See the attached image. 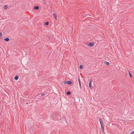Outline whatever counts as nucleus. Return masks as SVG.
I'll return each mask as SVG.
<instances>
[{
    "mask_svg": "<svg viewBox=\"0 0 134 134\" xmlns=\"http://www.w3.org/2000/svg\"><path fill=\"white\" fill-rule=\"evenodd\" d=\"M63 83H65L68 84L69 85L71 84L72 83V82L71 81H68L66 82H64Z\"/></svg>",
    "mask_w": 134,
    "mask_h": 134,
    "instance_id": "1",
    "label": "nucleus"
},
{
    "mask_svg": "<svg viewBox=\"0 0 134 134\" xmlns=\"http://www.w3.org/2000/svg\"><path fill=\"white\" fill-rule=\"evenodd\" d=\"M92 81V80L91 79H90L89 82V87L91 88V89L92 85L91 83Z\"/></svg>",
    "mask_w": 134,
    "mask_h": 134,
    "instance_id": "2",
    "label": "nucleus"
},
{
    "mask_svg": "<svg viewBox=\"0 0 134 134\" xmlns=\"http://www.w3.org/2000/svg\"><path fill=\"white\" fill-rule=\"evenodd\" d=\"M94 44L93 43H89L88 44V46H89L90 47H92V46H94Z\"/></svg>",
    "mask_w": 134,
    "mask_h": 134,
    "instance_id": "3",
    "label": "nucleus"
},
{
    "mask_svg": "<svg viewBox=\"0 0 134 134\" xmlns=\"http://www.w3.org/2000/svg\"><path fill=\"white\" fill-rule=\"evenodd\" d=\"M53 15L55 19L57 20V14L56 13H54L53 14Z\"/></svg>",
    "mask_w": 134,
    "mask_h": 134,
    "instance_id": "4",
    "label": "nucleus"
},
{
    "mask_svg": "<svg viewBox=\"0 0 134 134\" xmlns=\"http://www.w3.org/2000/svg\"><path fill=\"white\" fill-rule=\"evenodd\" d=\"M34 8L35 9L38 10L39 9V7L38 6H35L34 7Z\"/></svg>",
    "mask_w": 134,
    "mask_h": 134,
    "instance_id": "5",
    "label": "nucleus"
},
{
    "mask_svg": "<svg viewBox=\"0 0 134 134\" xmlns=\"http://www.w3.org/2000/svg\"><path fill=\"white\" fill-rule=\"evenodd\" d=\"M4 40L5 41H6L7 42H8V41H9L10 40H9V38H8L7 37V38H5L4 39Z\"/></svg>",
    "mask_w": 134,
    "mask_h": 134,
    "instance_id": "6",
    "label": "nucleus"
},
{
    "mask_svg": "<svg viewBox=\"0 0 134 134\" xmlns=\"http://www.w3.org/2000/svg\"><path fill=\"white\" fill-rule=\"evenodd\" d=\"M19 78L18 76H16L14 78V79L15 80H17Z\"/></svg>",
    "mask_w": 134,
    "mask_h": 134,
    "instance_id": "7",
    "label": "nucleus"
},
{
    "mask_svg": "<svg viewBox=\"0 0 134 134\" xmlns=\"http://www.w3.org/2000/svg\"><path fill=\"white\" fill-rule=\"evenodd\" d=\"M101 129L102 130V131L104 133V127L103 126H101Z\"/></svg>",
    "mask_w": 134,
    "mask_h": 134,
    "instance_id": "8",
    "label": "nucleus"
},
{
    "mask_svg": "<svg viewBox=\"0 0 134 134\" xmlns=\"http://www.w3.org/2000/svg\"><path fill=\"white\" fill-rule=\"evenodd\" d=\"M71 92L70 91H68L66 92V94L67 95H69L71 94Z\"/></svg>",
    "mask_w": 134,
    "mask_h": 134,
    "instance_id": "9",
    "label": "nucleus"
},
{
    "mask_svg": "<svg viewBox=\"0 0 134 134\" xmlns=\"http://www.w3.org/2000/svg\"><path fill=\"white\" fill-rule=\"evenodd\" d=\"M7 8V5H5L4 6V10H6Z\"/></svg>",
    "mask_w": 134,
    "mask_h": 134,
    "instance_id": "10",
    "label": "nucleus"
},
{
    "mask_svg": "<svg viewBox=\"0 0 134 134\" xmlns=\"http://www.w3.org/2000/svg\"><path fill=\"white\" fill-rule=\"evenodd\" d=\"M105 64L106 65H109V63L108 62H105Z\"/></svg>",
    "mask_w": 134,
    "mask_h": 134,
    "instance_id": "11",
    "label": "nucleus"
},
{
    "mask_svg": "<svg viewBox=\"0 0 134 134\" xmlns=\"http://www.w3.org/2000/svg\"><path fill=\"white\" fill-rule=\"evenodd\" d=\"M80 69H82L83 68V66L82 65H81L79 67Z\"/></svg>",
    "mask_w": 134,
    "mask_h": 134,
    "instance_id": "12",
    "label": "nucleus"
},
{
    "mask_svg": "<svg viewBox=\"0 0 134 134\" xmlns=\"http://www.w3.org/2000/svg\"><path fill=\"white\" fill-rule=\"evenodd\" d=\"M99 120L100 123L101 122H103V120L102 119H101V118L99 119Z\"/></svg>",
    "mask_w": 134,
    "mask_h": 134,
    "instance_id": "13",
    "label": "nucleus"
},
{
    "mask_svg": "<svg viewBox=\"0 0 134 134\" xmlns=\"http://www.w3.org/2000/svg\"><path fill=\"white\" fill-rule=\"evenodd\" d=\"M48 24H49V22H46L45 23V25H48Z\"/></svg>",
    "mask_w": 134,
    "mask_h": 134,
    "instance_id": "14",
    "label": "nucleus"
},
{
    "mask_svg": "<svg viewBox=\"0 0 134 134\" xmlns=\"http://www.w3.org/2000/svg\"><path fill=\"white\" fill-rule=\"evenodd\" d=\"M129 74L130 76V77H132V75L131 74L130 72L129 71Z\"/></svg>",
    "mask_w": 134,
    "mask_h": 134,
    "instance_id": "15",
    "label": "nucleus"
},
{
    "mask_svg": "<svg viewBox=\"0 0 134 134\" xmlns=\"http://www.w3.org/2000/svg\"><path fill=\"white\" fill-rule=\"evenodd\" d=\"M55 116L56 117H57V118H58V116H59V115L58 114H57V113H55Z\"/></svg>",
    "mask_w": 134,
    "mask_h": 134,
    "instance_id": "16",
    "label": "nucleus"
},
{
    "mask_svg": "<svg viewBox=\"0 0 134 134\" xmlns=\"http://www.w3.org/2000/svg\"><path fill=\"white\" fill-rule=\"evenodd\" d=\"M100 124L101 125V126H103V122H100Z\"/></svg>",
    "mask_w": 134,
    "mask_h": 134,
    "instance_id": "17",
    "label": "nucleus"
},
{
    "mask_svg": "<svg viewBox=\"0 0 134 134\" xmlns=\"http://www.w3.org/2000/svg\"><path fill=\"white\" fill-rule=\"evenodd\" d=\"M2 33L1 32H0V37H2Z\"/></svg>",
    "mask_w": 134,
    "mask_h": 134,
    "instance_id": "18",
    "label": "nucleus"
},
{
    "mask_svg": "<svg viewBox=\"0 0 134 134\" xmlns=\"http://www.w3.org/2000/svg\"><path fill=\"white\" fill-rule=\"evenodd\" d=\"M130 134H134V131H132Z\"/></svg>",
    "mask_w": 134,
    "mask_h": 134,
    "instance_id": "19",
    "label": "nucleus"
},
{
    "mask_svg": "<svg viewBox=\"0 0 134 134\" xmlns=\"http://www.w3.org/2000/svg\"><path fill=\"white\" fill-rule=\"evenodd\" d=\"M45 94V93L42 94H41V96H44Z\"/></svg>",
    "mask_w": 134,
    "mask_h": 134,
    "instance_id": "20",
    "label": "nucleus"
},
{
    "mask_svg": "<svg viewBox=\"0 0 134 134\" xmlns=\"http://www.w3.org/2000/svg\"><path fill=\"white\" fill-rule=\"evenodd\" d=\"M78 80H79V83H81V81H80V79L79 78Z\"/></svg>",
    "mask_w": 134,
    "mask_h": 134,
    "instance_id": "21",
    "label": "nucleus"
},
{
    "mask_svg": "<svg viewBox=\"0 0 134 134\" xmlns=\"http://www.w3.org/2000/svg\"><path fill=\"white\" fill-rule=\"evenodd\" d=\"M80 87H81V83H79Z\"/></svg>",
    "mask_w": 134,
    "mask_h": 134,
    "instance_id": "22",
    "label": "nucleus"
},
{
    "mask_svg": "<svg viewBox=\"0 0 134 134\" xmlns=\"http://www.w3.org/2000/svg\"><path fill=\"white\" fill-rule=\"evenodd\" d=\"M26 104H28V103H26Z\"/></svg>",
    "mask_w": 134,
    "mask_h": 134,
    "instance_id": "23",
    "label": "nucleus"
},
{
    "mask_svg": "<svg viewBox=\"0 0 134 134\" xmlns=\"http://www.w3.org/2000/svg\"><path fill=\"white\" fill-rule=\"evenodd\" d=\"M59 120H60V119H58Z\"/></svg>",
    "mask_w": 134,
    "mask_h": 134,
    "instance_id": "24",
    "label": "nucleus"
}]
</instances>
